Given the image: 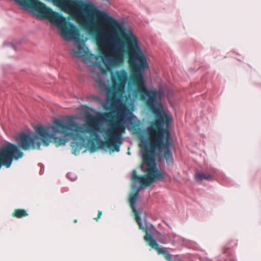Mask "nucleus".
Here are the masks:
<instances>
[{
  "label": "nucleus",
  "instance_id": "nucleus-5",
  "mask_svg": "<svg viewBox=\"0 0 261 261\" xmlns=\"http://www.w3.org/2000/svg\"><path fill=\"white\" fill-rule=\"evenodd\" d=\"M195 178L196 181H202L203 179L210 181L213 179V176L208 174H204L201 172H198L195 175Z\"/></svg>",
  "mask_w": 261,
  "mask_h": 261
},
{
  "label": "nucleus",
  "instance_id": "nucleus-2",
  "mask_svg": "<svg viewBox=\"0 0 261 261\" xmlns=\"http://www.w3.org/2000/svg\"><path fill=\"white\" fill-rule=\"evenodd\" d=\"M54 1L63 9L76 17L86 0H54Z\"/></svg>",
  "mask_w": 261,
  "mask_h": 261
},
{
  "label": "nucleus",
  "instance_id": "nucleus-4",
  "mask_svg": "<svg viewBox=\"0 0 261 261\" xmlns=\"http://www.w3.org/2000/svg\"><path fill=\"white\" fill-rule=\"evenodd\" d=\"M71 145L72 148V152L75 155L79 154L80 150L83 149L84 147L83 143H79L75 141L72 142Z\"/></svg>",
  "mask_w": 261,
  "mask_h": 261
},
{
  "label": "nucleus",
  "instance_id": "nucleus-10",
  "mask_svg": "<svg viewBox=\"0 0 261 261\" xmlns=\"http://www.w3.org/2000/svg\"><path fill=\"white\" fill-rule=\"evenodd\" d=\"M140 142H148L147 138L142 137L140 139Z\"/></svg>",
  "mask_w": 261,
  "mask_h": 261
},
{
  "label": "nucleus",
  "instance_id": "nucleus-12",
  "mask_svg": "<svg viewBox=\"0 0 261 261\" xmlns=\"http://www.w3.org/2000/svg\"><path fill=\"white\" fill-rule=\"evenodd\" d=\"M95 148H94V147H93V148H91V151H92V152H93L94 151H95Z\"/></svg>",
  "mask_w": 261,
  "mask_h": 261
},
{
  "label": "nucleus",
  "instance_id": "nucleus-11",
  "mask_svg": "<svg viewBox=\"0 0 261 261\" xmlns=\"http://www.w3.org/2000/svg\"><path fill=\"white\" fill-rule=\"evenodd\" d=\"M101 214H102V212L101 211H99L98 212V218H96L95 219L96 220H98V219L100 218V217H101Z\"/></svg>",
  "mask_w": 261,
  "mask_h": 261
},
{
  "label": "nucleus",
  "instance_id": "nucleus-8",
  "mask_svg": "<svg viewBox=\"0 0 261 261\" xmlns=\"http://www.w3.org/2000/svg\"><path fill=\"white\" fill-rule=\"evenodd\" d=\"M67 177L71 181H74L76 179V176L75 174L69 172L66 175Z\"/></svg>",
  "mask_w": 261,
  "mask_h": 261
},
{
  "label": "nucleus",
  "instance_id": "nucleus-9",
  "mask_svg": "<svg viewBox=\"0 0 261 261\" xmlns=\"http://www.w3.org/2000/svg\"><path fill=\"white\" fill-rule=\"evenodd\" d=\"M7 46L8 47H9L11 49L14 50H16V48L11 43H9V44H7Z\"/></svg>",
  "mask_w": 261,
  "mask_h": 261
},
{
  "label": "nucleus",
  "instance_id": "nucleus-3",
  "mask_svg": "<svg viewBox=\"0 0 261 261\" xmlns=\"http://www.w3.org/2000/svg\"><path fill=\"white\" fill-rule=\"evenodd\" d=\"M16 3L25 10L29 11L32 6V3L36 2L37 0H14Z\"/></svg>",
  "mask_w": 261,
  "mask_h": 261
},
{
  "label": "nucleus",
  "instance_id": "nucleus-6",
  "mask_svg": "<svg viewBox=\"0 0 261 261\" xmlns=\"http://www.w3.org/2000/svg\"><path fill=\"white\" fill-rule=\"evenodd\" d=\"M157 239L160 243L163 244H166L170 241V238L165 233L160 234Z\"/></svg>",
  "mask_w": 261,
  "mask_h": 261
},
{
  "label": "nucleus",
  "instance_id": "nucleus-1",
  "mask_svg": "<svg viewBox=\"0 0 261 261\" xmlns=\"http://www.w3.org/2000/svg\"><path fill=\"white\" fill-rule=\"evenodd\" d=\"M31 4L28 12L38 17L48 19L52 23L57 25L60 35L64 39L74 41L71 54L74 57L83 58L88 66L93 67L96 71L92 72V76L96 86L106 92V109L112 111L109 113L99 112L95 116L87 114L85 116V124L82 126L75 123L73 117L56 119L51 125L37 126L36 134L20 133L18 136V145L23 150L39 149L40 139L45 146L53 141L59 147L65 145L68 137L84 142H89L92 138L100 148L105 149L108 147L110 153L119 151L123 143L121 133L125 129L124 125H130L137 119L121 100L128 81L127 72L125 70L111 72L113 87H111L107 80V72L102 64L103 56L98 57L88 54L89 49L85 46V41L80 38L76 26L37 0Z\"/></svg>",
  "mask_w": 261,
  "mask_h": 261
},
{
  "label": "nucleus",
  "instance_id": "nucleus-7",
  "mask_svg": "<svg viewBox=\"0 0 261 261\" xmlns=\"http://www.w3.org/2000/svg\"><path fill=\"white\" fill-rule=\"evenodd\" d=\"M13 215L17 218H21L27 216V213L24 210L18 209L15 211Z\"/></svg>",
  "mask_w": 261,
  "mask_h": 261
}]
</instances>
